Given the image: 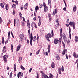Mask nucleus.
<instances>
[{"instance_id": "34", "label": "nucleus", "mask_w": 78, "mask_h": 78, "mask_svg": "<svg viewBox=\"0 0 78 78\" xmlns=\"http://www.w3.org/2000/svg\"><path fill=\"white\" fill-rule=\"evenodd\" d=\"M49 78H52V74L51 73H50L49 74Z\"/></svg>"}, {"instance_id": "53", "label": "nucleus", "mask_w": 78, "mask_h": 78, "mask_svg": "<svg viewBox=\"0 0 78 78\" xmlns=\"http://www.w3.org/2000/svg\"><path fill=\"white\" fill-rule=\"evenodd\" d=\"M8 40H7L5 42V44H7V43H8Z\"/></svg>"}, {"instance_id": "63", "label": "nucleus", "mask_w": 78, "mask_h": 78, "mask_svg": "<svg viewBox=\"0 0 78 78\" xmlns=\"http://www.w3.org/2000/svg\"><path fill=\"white\" fill-rule=\"evenodd\" d=\"M69 38L70 39H71V34L70 33H69Z\"/></svg>"}, {"instance_id": "9", "label": "nucleus", "mask_w": 78, "mask_h": 78, "mask_svg": "<svg viewBox=\"0 0 78 78\" xmlns=\"http://www.w3.org/2000/svg\"><path fill=\"white\" fill-rule=\"evenodd\" d=\"M66 51H67V49H64V50L62 52V54L63 56L66 54Z\"/></svg>"}, {"instance_id": "4", "label": "nucleus", "mask_w": 78, "mask_h": 78, "mask_svg": "<svg viewBox=\"0 0 78 78\" xmlns=\"http://www.w3.org/2000/svg\"><path fill=\"white\" fill-rule=\"evenodd\" d=\"M62 37H63L64 41L65 42L67 41V38H66V36L65 34L63 33L62 34Z\"/></svg>"}, {"instance_id": "40", "label": "nucleus", "mask_w": 78, "mask_h": 78, "mask_svg": "<svg viewBox=\"0 0 78 78\" xmlns=\"http://www.w3.org/2000/svg\"><path fill=\"white\" fill-rule=\"evenodd\" d=\"M14 72H15V71H16V66L14 65Z\"/></svg>"}, {"instance_id": "42", "label": "nucleus", "mask_w": 78, "mask_h": 78, "mask_svg": "<svg viewBox=\"0 0 78 78\" xmlns=\"http://www.w3.org/2000/svg\"><path fill=\"white\" fill-rule=\"evenodd\" d=\"M43 6L44 7L47 6V5H46V4H45V2H43Z\"/></svg>"}, {"instance_id": "21", "label": "nucleus", "mask_w": 78, "mask_h": 78, "mask_svg": "<svg viewBox=\"0 0 78 78\" xmlns=\"http://www.w3.org/2000/svg\"><path fill=\"white\" fill-rule=\"evenodd\" d=\"M76 11V6H75L73 7V12H75Z\"/></svg>"}, {"instance_id": "14", "label": "nucleus", "mask_w": 78, "mask_h": 78, "mask_svg": "<svg viewBox=\"0 0 78 78\" xmlns=\"http://www.w3.org/2000/svg\"><path fill=\"white\" fill-rule=\"evenodd\" d=\"M5 9H6V11H8L9 9V6L8 4H6L5 7Z\"/></svg>"}, {"instance_id": "5", "label": "nucleus", "mask_w": 78, "mask_h": 78, "mask_svg": "<svg viewBox=\"0 0 78 78\" xmlns=\"http://www.w3.org/2000/svg\"><path fill=\"white\" fill-rule=\"evenodd\" d=\"M19 37L20 40H21V39H23V38L24 37V34H20L19 35Z\"/></svg>"}, {"instance_id": "25", "label": "nucleus", "mask_w": 78, "mask_h": 78, "mask_svg": "<svg viewBox=\"0 0 78 78\" xmlns=\"http://www.w3.org/2000/svg\"><path fill=\"white\" fill-rule=\"evenodd\" d=\"M35 9V10H39V8L38 7L37 5L36 6Z\"/></svg>"}, {"instance_id": "13", "label": "nucleus", "mask_w": 78, "mask_h": 78, "mask_svg": "<svg viewBox=\"0 0 78 78\" xmlns=\"http://www.w3.org/2000/svg\"><path fill=\"white\" fill-rule=\"evenodd\" d=\"M16 26L17 28H19V27H20V23L19 22H17L16 24Z\"/></svg>"}, {"instance_id": "58", "label": "nucleus", "mask_w": 78, "mask_h": 78, "mask_svg": "<svg viewBox=\"0 0 78 78\" xmlns=\"http://www.w3.org/2000/svg\"><path fill=\"white\" fill-rule=\"evenodd\" d=\"M66 59H68V56L67 55V54H66Z\"/></svg>"}, {"instance_id": "45", "label": "nucleus", "mask_w": 78, "mask_h": 78, "mask_svg": "<svg viewBox=\"0 0 78 78\" xmlns=\"http://www.w3.org/2000/svg\"><path fill=\"white\" fill-rule=\"evenodd\" d=\"M20 17H22V13H21V12H20Z\"/></svg>"}, {"instance_id": "29", "label": "nucleus", "mask_w": 78, "mask_h": 78, "mask_svg": "<svg viewBox=\"0 0 78 78\" xmlns=\"http://www.w3.org/2000/svg\"><path fill=\"white\" fill-rule=\"evenodd\" d=\"M73 56L74 57V58H76V53H75L74 52L73 53Z\"/></svg>"}, {"instance_id": "17", "label": "nucleus", "mask_w": 78, "mask_h": 78, "mask_svg": "<svg viewBox=\"0 0 78 78\" xmlns=\"http://www.w3.org/2000/svg\"><path fill=\"white\" fill-rule=\"evenodd\" d=\"M58 70L59 74H61V68H59Z\"/></svg>"}, {"instance_id": "7", "label": "nucleus", "mask_w": 78, "mask_h": 78, "mask_svg": "<svg viewBox=\"0 0 78 78\" xmlns=\"http://www.w3.org/2000/svg\"><path fill=\"white\" fill-rule=\"evenodd\" d=\"M75 23L74 21H73V22H70L69 23V25H70L71 27H73V25L75 24Z\"/></svg>"}, {"instance_id": "28", "label": "nucleus", "mask_w": 78, "mask_h": 78, "mask_svg": "<svg viewBox=\"0 0 78 78\" xmlns=\"http://www.w3.org/2000/svg\"><path fill=\"white\" fill-rule=\"evenodd\" d=\"M51 34L52 36H55V35H54V34L53 33V30H51Z\"/></svg>"}, {"instance_id": "31", "label": "nucleus", "mask_w": 78, "mask_h": 78, "mask_svg": "<svg viewBox=\"0 0 78 78\" xmlns=\"http://www.w3.org/2000/svg\"><path fill=\"white\" fill-rule=\"evenodd\" d=\"M12 73L11 72L9 75V78H12Z\"/></svg>"}, {"instance_id": "32", "label": "nucleus", "mask_w": 78, "mask_h": 78, "mask_svg": "<svg viewBox=\"0 0 78 78\" xmlns=\"http://www.w3.org/2000/svg\"><path fill=\"white\" fill-rule=\"evenodd\" d=\"M3 20H2V19L1 17H0V23H2V22Z\"/></svg>"}, {"instance_id": "23", "label": "nucleus", "mask_w": 78, "mask_h": 78, "mask_svg": "<svg viewBox=\"0 0 78 78\" xmlns=\"http://www.w3.org/2000/svg\"><path fill=\"white\" fill-rule=\"evenodd\" d=\"M11 47L12 51V52H13V44H11Z\"/></svg>"}, {"instance_id": "18", "label": "nucleus", "mask_w": 78, "mask_h": 78, "mask_svg": "<svg viewBox=\"0 0 78 78\" xmlns=\"http://www.w3.org/2000/svg\"><path fill=\"white\" fill-rule=\"evenodd\" d=\"M48 16L49 19V20L51 21V15H50V14H48Z\"/></svg>"}, {"instance_id": "19", "label": "nucleus", "mask_w": 78, "mask_h": 78, "mask_svg": "<svg viewBox=\"0 0 78 78\" xmlns=\"http://www.w3.org/2000/svg\"><path fill=\"white\" fill-rule=\"evenodd\" d=\"M75 41L76 42H78V37L77 36H76L75 38Z\"/></svg>"}, {"instance_id": "24", "label": "nucleus", "mask_w": 78, "mask_h": 78, "mask_svg": "<svg viewBox=\"0 0 78 78\" xmlns=\"http://www.w3.org/2000/svg\"><path fill=\"white\" fill-rule=\"evenodd\" d=\"M2 44H3L5 43V41L4 40V37H2Z\"/></svg>"}, {"instance_id": "49", "label": "nucleus", "mask_w": 78, "mask_h": 78, "mask_svg": "<svg viewBox=\"0 0 78 78\" xmlns=\"http://www.w3.org/2000/svg\"><path fill=\"white\" fill-rule=\"evenodd\" d=\"M20 44L19 45H18V46H17V48H19L20 49Z\"/></svg>"}, {"instance_id": "22", "label": "nucleus", "mask_w": 78, "mask_h": 78, "mask_svg": "<svg viewBox=\"0 0 78 78\" xmlns=\"http://www.w3.org/2000/svg\"><path fill=\"white\" fill-rule=\"evenodd\" d=\"M16 4H13L12 5V8H13V9H16Z\"/></svg>"}, {"instance_id": "16", "label": "nucleus", "mask_w": 78, "mask_h": 78, "mask_svg": "<svg viewBox=\"0 0 78 78\" xmlns=\"http://www.w3.org/2000/svg\"><path fill=\"white\" fill-rule=\"evenodd\" d=\"M48 4L51 9V0H48Z\"/></svg>"}, {"instance_id": "39", "label": "nucleus", "mask_w": 78, "mask_h": 78, "mask_svg": "<svg viewBox=\"0 0 78 78\" xmlns=\"http://www.w3.org/2000/svg\"><path fill=\"white\" fill-rule=\"evenodd\" d=\"M69 33H70V32H71V29L70 28V27H69Z\"/></svg>"}, {"instance_id": "64", "label": "nucleus", "mask_w": 78, "mask_h": 78, "mask_svg": "<svg viewBox=\"0 0 78 78\" xmlns=\"http://www.w3.org/2000/svg\"><path fill=\"white\" fill-rule=\"evenodd\" d=\"M34 20L35 21L36 20V17H34Z\"/></svg>"}, {"instance_id": "26", "label": "nucleus", "mask_w": 78, "mask_h": 78, "mask_svg": "<svg viewBox=\"0 0 78 78\" xmlns=\"http://www.w3.org/2000/svg\"><path fill=\"white\" fill-rule=\"evenodd\" d=\"M0 6L2 7V8H4V5H3V4L2 3H1L0 4Z\"/></svg>"}, {"instance_id": "51", "label": "nucleus", "mask_w": 78, "mask_h": 78, "mask_svg": "<svg viewBox=\"0 0 78 78\" xmlns=\"http://www.w3.org/2000/svg\"><path fill=\"white\" fill-rule=\"evenodd\" d=\"M11 35L12 36V37H13V38L14 37V36H13V34H12V31H11Z\"/></svg>"}, {"instance_id": "47", "label": "nucleus", "mask_w": 78, "mask_h": 78, "mask_svg": "<svg viewBox=\"0 0 78 78\" xmlns=\"http://www.w3.org/2000/svg\"><path fill=\"white\" fill-rule=\"evenodd\" d=\"M12 14H13V15H14V14H15V11L14 10V9H13V10Z\"/></svg>"}, {"instance_id": "1", "label": "nucleus", "mask_w": 78, "mask_h": 78, "mask_svg": "<svg viewBox=\"0 0 78 78\" xmlns=\"http://www.w3.org/2000/svg\"><path fill=\"white\" fill-rule=\"evenodd\" d=\"M60 34L61 37V38H59V40H58V39H55L54 40V44H57L58 43H59V45L61 44V39L62 38V28H61L60 29Z\"/></svg>"}, {"instance_id": "36", "label": "nucleus", "mask_w": 78, "mask_h": 78, "mask_svg": "<svg viewBox=\"0 0 78 78\" xmlns=\"http://www.w3.org/2000/svg\"><path fill=\"white\" fill-rule=\"evenodd\" d=\"M27 6L26 5H24V9H27Z\"/></svg>"}, {"instance_id": "56", "label": "nucleus", "mask_w": 78, "mask_h": 78, "mask_svg": "<svg viewBox=\"0 0 78 78\" xmlns=\"http://www.w3.org/2000/svg\"><path fill=\"white\" fill-rule=\"evenodd\" d=\"M73 29H75V23L74 24H73Z\"/></svg>"}, {"instance_id": "52", "label": "nucleus", "mask_w": 78, "mask_h": 78, "mask_svg": "<svg viewBox=\"0 0 78 78\" xmlns=\"http://www.w3.org/2000/svg\"><path fill=\"white\" fill-rule=\"evenodd\" d=\"M37 41H38V39H39V35L37 34Z\"/></svg>"}, {"instance_id": "62", "label": "nucleus", "mask_w": 78, "mask_h": 78, "mask_svg": "<svg viewBox=\"0 0 78 78\" xmlns=\"http://www.w3.org/2000/svg\"><path fill=\"white\" fill-rule=\"evenodd\" d=\"M37 77H39V73H37Z\"/></svg>"}, {"instance_id": "33", "label": "nucleus", "mask_w": 78, "mask_h": 78, "mask_svg": "<svg viewBox=\"0 0 78 78\" xmlns=\"http://www.w3.org/2000/svg\"><path fill=\"white\" fill-rule=\"evenodd\" d=\"M41 21L40 20L39 22L38 23V25L39 27H40V26H41Z\"/></svg>"}, {"instance_id": "6", "label": "nucleus", "mask_w": 78, "mask_h": 78, "mask_svg": "<svg viewBox=\"0 0 78 78\" xmlns=\"http://www.w3.org/2000/svg\"><path fill=\"white\" fill-rule=\"evenodd\" d=\"M57 12H58V11H57V9H55V10H54V11H53V12L52 13V15H53V16H55V14H56L57 13Z\"/></svg>"}, {"instance_id": "61", "label": "nucleus", "mask_w": 78, "mask_h": 78, "mask_svg": "<svg viewBox=\"0 0 78 78\" xmlns=\"http://www.w3.org/2000/svg\"><path fill=\"white\" fill-rule=\"evenodd\" d=\"M63 10L64 11H66V7H64V8H63Z\"/></svg>"}, {"instance_id": "27", "label": "nucleus", "mask_w": 78, "mask_h": 78, "mask_svg": "<svg viewBox=\"0 0 78 78\" xmlns=\"http://www.w3.org/2000/svg\"><path fill=\"white\" fill-rule=\"evenodd\" d=\"M41 73H42L41 76L43 77L44 75V72H43V71H41Z\"/></svg>"}, {"instance_id": "30", "label": "nucleus", "mask_w": 78, "mask_h": 78, "mask_svg": "<svg viewBox=\"0 0 78 78\" xmlns=\"http://www.w3.org/2000/svg\"><path fill=\"white\" fill-rule=\"evenodd\" d=\"M20 68L21 69H22V70H24L25 69V68H24L22 65L21 66Z\"/></svg>"}, {"instance_id": "55", "label": "nucleus", "mask_w": 78, "mask_h": 78, "mask_svg": "<svg viewBox=\"0 0 78 78\" xmlns=\"http://www.w3.org/2000/svg\"><path fill=\"white\" fill-rule=\"evenodd\" d=\"M32 70V68H30V69L29 70V73H30V72H31Z\"/></svg>"}, {"instance_id": "54", "label": "nucleus", "mask_w": 78, "mask_h": 78, "mask_svg": "<svg viewBox=\"0 0 78 78\" xmlns=\"http://www.w3.org/2000/svg\"><path fill=\"white\" fill-rule=\"evenodd\" d=\"M34 27H35V28H37V26L36 25V23H34Z\"/></svg>"}, {"instance_id": "37", "label": "nucleus", "mask_w": 78, "mask_h": 78, "mask_svg": "<svg viewBox=\"0 0 78 78\" xmlns=\"http://www.w3.org/2000/svg\"><path fill=\"white\" fill-rule=\"evenodd\" d=\"M40 52V49H39L38 51L36 52V55H38L39 53V52Z\"/></svg>"}, {"instance_id": "10", "label": "nucleus", "mask_w": 78, "mask_h": 78, "mask_svg": "<svg viewBox=\"0 0 78 78\" xmlns=\"http://www.w3.org/2000/svg\"><path fill=\"white\" fill-rule=\"evenodd\" d=\"M17 75H19V76H20V78H22L21 76L23 75V73H21V72H19Z\"/></svg>"}, {"instance_id": "15", "label": "nucleus", "mask_w": 78, "mask_h": 78, "mask_svg": "<svg viewBox=\"0 0 78 78\" xmlns=\"http://www.w3.org/2000/svg\"><path fill=\"white\" fill-rule=\"evenodd\" d=\"M42 78H49V77H48V76H47V74L44 75H43V77L42 76Z\"/></svg>"}, {"instance_id": "50", "label": "nucleus", "mask_w": 78, "mask_h": 78, "mask_svg": "<svg viewBox=\"0 0 78 78\" xmlns=\"http://www.w3.org/2000/svg\"><path fill=\"white\" fill-rule=\"evenodd\" d=\"M15 3L17 5H18V1L17 0L16 1H15Z\"/></svg>"}, {"instance_id": "46", "label": "nucleus", "mask_w": 78, "mask_h": 78, "mask_svg": "<svg viewBox=\"0 0 78 78\" xmlns=\"http://www.w3.org/2000/svg\"><path fill=\"white\" fill-rule=\"evenodd\" d=\"M62 72H63V71H64V66H62Z\"/></svg>"}, {"instance_id": "3", "label": "nucleus", "mask_w": 78, "mask_h": 78, "mask_svg": "<svg viewBox=\"0 0 78 78\" xmlns=\"http://www.w3.org/2000/svg\"><path fill=\"white\" fill-rule=\"evenodd\" d=\"M8 55H5L3 56L4 61L5 62H7V59L8 58Z\"/></svg>"}, {"instance_id": "2", "label": "nucleus", "mask_w": 78, "mask_h": 78, "mask_svg": "<svg viewBox=\"0 0 78 78\" xmlns=\"http://www.w3.org/2000/svg\"><path fill=\"white\" fill-rule=\"evenodd\" d=\"M45 37H46V39L47 40L48 42H50V41L49 37H51V34H48L47 35H46Z\"/></svg>"}, {"instance_id": "43", "label": "nucleus", "mask_w": 78, "mask_h": 78, "mask_svg": "<svg viewBox=\"0 0 78 78\" xmlns=\"http://www.w3.org/2000/svg\"><path fill=\"white\" fill-rule=\"evenodd\" d=\"M39 6H40V8H42V6L43 5L40 4L39 5Z\"/></svg>"}, {"instance_id": "8", "label": "nucleus", "mask_w": 78, "mask_h": 78, "mask_svg": "<svg viewBox=\"0 0 78 78\" xmlns=\"http://www.w3.org/2000/svg\"><path fill=\"white\" fill-rule=\"evenodd\" d=\"M27 27L28 28H30V22H29V20H27Z\"/></svg>"}, {"instance_id": "20", "label": "nucleus", "mask_w": 78, "mask_h": 78, "mask_svg": "<svg viewBox=\"0 0 78 78\" xmlns=\"http://www.w3.org/2000/svg\"><path fill=\"white\" fill-rule=\"evenodd\" d=\"M51 67L52 68H55V63L52 62L51 64Z\"/></svg>"}, {"instance_id": "59", "label": "nucleus", "mask_w": 78, "mask_h": 78, "mask_svg": "<svg viewBox=\"0 0 78 78\" xmlns=\"http://www.w3.org/2000/svg\"><path fill=\"white\" fill-rule=\"evenodd\" d=\"M38 18L39 20V21H40V20H41V17L38 16Z\"/></svg>"}, {"instance_id": "44", "label": "nucleus", "mask_w": 78, "mask_h": 78, "mask_svg": "<svg viewBox=\"0 0 78 78\" xmlns=\"http://www.w3.org/2000/svg\"><path fill=\"white\" fill-rule=\"evenodd\" d=\"M2 52L3 53H5L6 52V50L5 49H4L2 51Z\"/></svg>"}, {"instance_id": "60", "label": "nucleus", "mask_w": 78, "mask_h": 78, "mask_svg": "<svg viewBox=\"0 0 78 78\" xmlns=\"http://www.w3.org/2000/svg\"><path fill=\"white\" fill-rule=\"evenodd\" d=\"M27 44H28L29 43H30V41H29V40L28 39L27 40Z\"/></svg>"}, {"instance_id": "41", "label": "nucleus", "mask_w": 78, "mask_h": 78, "mask_svg": "<svg viewBox=\"0 0 78 78\" xmlns=\"http://www.w3.org/2000/svg\"><path fill=\"white\" fill-rule=\"evenodd\" d=\"M60 57L58 56L56 58V60H59L60 59Z\"/></svg>"}, {"instance_id": "35", "label": "nucleus", "mask_w": 78, "mask_h": 78, "mask_svg": "<svg viewBox=\"0 0 78 78\" xmlns=\"http://www.w3.org/2000/svg\"><path fill=\"white\" fill-rule=\"evenodd\" d=\"M16 20L14 19V27H16Z\"/></svg>"}, {"instance_id": "38", "label": "nucleus", "mask_w": 78, "mask_h": 78, "mask_svg": "<svg viewBox=\"0 0 78 78\" xmlns=\"http://www.w3.org/2000/svg\"><path fill=\"white\" fill-rule=\"evenodd\" d=\"M59 23H58L57 24H56L55 25V27H59Z\"/></svg>"}, {"instance_id": "12", "label": "nucleus", "mask_w": 78, "mask_h": 78, "mask_svg": "<svg viewBox=\"0 0 78 78\" xmlns=\"http://www.w3.org/2000/svg\"><path fill=\"white\" fill-rule=\"evenodd\" d=\"M30 44L31 46H32V41H33V38L32 37H30Z\"/></svg>"}, {"instance_id": "48", "label": "nucleus", "mask_w": 78, "mask_h": 78, "mask_svg": "<svg viewBox=\"0 0 78 78\" xmlns=\"http://www.w3.org/2000/svg\"><path fill=\"white\" fill-rule=\"evenodd\" d=\"M20 9L21 10H22L23 9V5L21 6L20 7Z\"/></svg>"}, {"instance_id": "57", "label": "nucleus", "mask_w": 78, "mask_h": 78, "mask_svg": "<svg viewBox=\"0 0 78 78\" xmlns=\"http://www.w3.org/2000/svg\"><path fill=\"white\" fill-rule=\"evenodd\" d=\"M50 44H48V49H50Z\"/></svg>"}, {"instance_id": "11", "label": "nucleus", "mask_w": 78, "mask_h": 78, "mask_svg": "<svg viewBox=\"0 0 78 78\" xmlns=\"http://www.w3.org/2000/svg\"><path fill=\"white\" fill-rule=\"evenodd\" d=\"M44 12H47L48 11V7L46 6L45 7H44Z\"/></svg>"}]
</instances>
